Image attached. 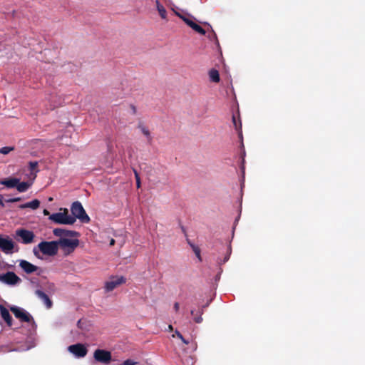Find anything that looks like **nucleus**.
I'll return each mask as SVG.
<instances>
[{
	"mask_svg": "<svg viewBox=\"0 0 365 365\" xmlns=\"http://www.w3.org/2000/svg\"><path fill=\"white\" fill-rule=\"evenodd\" d=\"M173 308H174L175 311L176 312H178L179 311V309H180V304L178 302H175Z\"/></svg>",
	"mask_w": 365,
	"mask_h": 365,
	"instance_id": "nucleus-32",
	"label": "nucleus"
},
{
	"mask_svg": "<svg viewBox=\"0 0 365 365\" xmlns=\"http://www.w3.org/2000/svg\"><path fill=\"white\" fill-rule=\"evenodd\" d=\"M175 14L176 16H178L179 18H180L189 27H190L192 29H193L195 32H197L201 35L205 34V33H206L205 30L194 21V20H195V19L192 16L189 15V14L183 15L178 11H175Z\"/></svg>",
	"mask_w": 365,
	"mask_h": 365,
	"instance_id": "nucleus-5",
	"label": "nucleus"
},
{
	"mask_svg": "<svg viewBox=\"0 0 365 365\" xmlns=\"http://www.w3.org/2000/svg\"><path fill=\"white\" fill-rule=\"evenodd\" d=\"M132 110H133L134 113H135V106H132Z\"/></svg>",
	"mask_w": 365,
	"mask_h": 365,
	"instance_id": "nucleus-40",
	"label": "nucleus"
},
{
	"mask_svg": "<svg viewBox=\"0 0 365 365\" xmlns=\"http://www.w3.org/2000/svg\"><path fill=\"white\" fill-rule=\"evenodd\" d=\"M60 210L63 212L53 213L49 216L48 219L59 225H73L75 223V217L68 215V211L66 208H61Z\"/></svg>",
	"mask_w": 365,
	"mask_h": 365,
	"instance_id": "nucleus-2",
	"label": "nucleus"
},
{
	"mask_svg": "<svg viewBox=\"0 0 365 365\" xmlns=\"http://www.w3.org/2000/svg\"><path fill=\"white\" fill-rule=\"evenodd\" d=\"M36 295L43 302L47 309H51L53 306V302L48 296L40 289L35 291Z\"/></svg>",
	"mask_w": 365,
	"mask_h": 365,
	"instance_id": "nucleus-15",
	"label": "nucleus"
},
{
	"mask_svg": "<svg viewBox=\"0 0 365 365\" xmlns=\"http://www.w3.org/2000/svg\"><path fill=\"white\" fill-rule=\"evenodd\" d=\"M203 307H202L200 310H198L197 313H198V315H195V310H191L190 311V314L194 317V321L195 322L197 323V324H200L202 322V315L203 314Z\"/></svg>",
	"mask_w": 365,
	"mask_h": 365,
	"instance_id": "nucleus-21",
	"label": "nucleus"
},
{
	"mask_svg": "<svg viewBox=\"0 0 365 365\" xmlns=\"http://www.w3.org/2000/svg\"><path fill=\"white\" fill-rule=\"evenodd\" d=\"M209 77L210 81L215 83H218L220 80L218 71L214 68L209 71Z\"/></svg>",
	"mask_w": 365,
	"mask_h": 365,
	"instance_id": "nucleus-20",
	"label": "nucleus"
},
{
	"mask_svg": "<svg viewBox=\"0 0 365 365\" xmlns=\"http://www.w3.org/2000/svg\"><path fill=\"white\" fill-rule=\"evenodd\" d=\"M35 237L34 233L32 231L25 229H18L16 230V239L17 241L23 244H30L34 242Z\"/></svg>",
	"mask_w": 365,
	"mask_h": 365,
	"instance_id": "nucleus-6",
	"label": "nucleus"
},
{
	"mask_svg": "<svg viewBox=\"0 0 365 365\" xmlns=\"http://www.w3.org/2000/svg\"><path fill=\"white\" fill-rule=\"evenodd\" d=\"M0 205L3 207H4V203L3 202V197L1 195H0Z\"/></svg>",
	"mask_w": 365,
	"mask_h": 365,
	"instance_id": "nucleus-33",
	"label": "nucleus"
},
{
	"mask_svg": "<svg viewBox=\"0 0 365 365\" xmlns=\"http://www.w3.org/2000/svg\"><path fill=\"white\" fill-rule=\"evenodd\" d=\"M115 245V240L111 239L110 241V246H113Z\"/></svg>",
	"mask_w": 365,
	"mask_h": 365,
	"instance_id": "nucleus-36",
	"label": "nucleus"
},
{
	"mask_svg": "<svg viewBox=\"0 0 365 365\" xmlns=\"http://www.w3.org/2000/svg\"><path fill=\"white\" fill-rule=\"evenodd\" d=\"M53 233L55 236L59 237L60 238L73 237L79 235L78 232L76 231L68 230L62 228H55L53 230Z\"/></svg>",
	"mask_w": 365,
	"mask_h": 365,
	"instance_id": "nucleus-13",
	"label": "nucleus"
},
{
	"mask_svg": "<svg viewBox=\"0 0 365 365\" xmlns=\"http://www.w3.org/2000/svg\"><path fill=\"white\" fill-rule=\"evenodd\" d=\"M68 350L77 357H84L88 352L86 347L82 344L71 345Z\"/></svg>",
	"mask_w": 365,
	"mask_h": 365,
	"instance_id": "nucleus-12",
	"label": "nucleus"
},
{
	"mask_svg": "<svg viewBox=\"0 0 365 365\" xmlns=\"http://www.w3.org/2000/svg\"><path fill=\"white\" fill-rule=\"evenodd\" d=\"M19 182V179L15 178H11L8 179H5L2 181H1V184L5 185L7 187H16L17 184Z\"/></svg>",
	"mask_w": 365,
	"mask_h": 365,
	"instance_id": "nucleus-18",
	"label": "nucleus"
},
{
	"mask_svg": "<svg viewBox=\"0 0 365 365\" xmlns=\"http://www.w3.org/2000/svg\"><path fill=\"white\" fill-rule=\"evenodd\" d=\"M39 205H40V201L37 199H35L31 202L21 205L19 206V208H21V209L31 208L32 210H36L39 207Z\"/></svg>",
	"mask_w": 365,
	"mask_h": 365,
	"instance_id": "nucleus-17",
	"label": "nucleus"
},
{
	"mask_svg": "<svg viewBox=\"0 0 365 365\" xmlns=\"http://www.w3.org/2000/svg\"><path fill=\"white\" fill-rule=\"evenodd\" d=\"M0 282L6 284L14 286L21 282V279L14 272H7L0 274Z\"/></svg>",
	"mask_w": 365,
	"mask_h": 365,
	"instance_id": "nucleus-8",
	"label": "nucleus"
},
{
	"mask_svg": "<svg viewBox=\"0 0 365 365\" xmlns=\"http://www.w3.org/2000/svg\"><path fill=\"white\" fill-rule=\"evenodd\" d=\"M156 8L159 13V15L163 19H167V11L165 7L160 3L158 0L155 1Z\"/></svg>",
	"mask_w": 365,
	"mask_h": 365,
	"instance_id": "nucleus-19",
	"label": "nucleus"
},
{
	"mask_svg": "<svg viewBox=\"0 0 365 365\" xmlns=\"http://www.w3.org/2000/svg\"><path fill=\"white\" fill-rule=\"evenodd\" d=\"M169 329L173 330V327H172V325H170V326H169Z\"/></svg>",
	"mask_w": 365,
	"mask_h": 365,
	"instance_id": "nucleus-41",
	"label": "nucleus"
},
{
	"mask_svg": "<svg viewBox=\"0 0 365 365\" xmlns=\"http://www.w3.org/2000/svg\"><path fill=\"white\" fill-rule=\"evenodd\" d=\"M138 128L141 130L143 134L148 138V142H150L152 140V138L149 130L142 124L138 125Z\"/></svg>",
	"mask_w": 365,
	"mask_h": 365,
	"instance_id": "nucleus-23",
	"label": "nucleus"
},
{
	"mask_svg": "<svg viewBox=\"0 0 365 365\" xmlns=\"http://www.w3.org/2000/svg\"><path fill=\"white\" fill-rule=\"evenodd\" d=\"M93 357L97 361L104 364H108L112 359L110 351L100 349L94 351Z\"/></svg>",
	"mask_w": 365,
	"mask_h": 365,
	"instance_id": "nucleus-10",
	"label": "nucleus"
},
{
	"mask_svg": "<svg viewBox=\"0 0 365 365\" xmlns=\"http://www.w3.org/2000/svg\"><path fill=\"white\" fill-rule=\"evenodd\" d=\"M14 247V242L8 236L4 237L0 235V249L4 253H11Z\"/></svg>",
	"mask_w": 365,
	"mask_h": 365,
	"instance_id": "nucleus-11",
	"label": "nucleus"
},
{
	"mask_svg": "<svg viewBox=\"0 0 365 365\" xmlns=\"http://www.w3.org/2000/svg\"><path fill=\"white\" fill-rule=\"evenodd\" d=\"M21 200V197H15V198H14V202H19V201H20Z\"/></svg>",
	"mask_w": 365,
	"mask_h": 365,
	"instance_id": "nucleus-38",
	"label": "nucleus"
},
{
	"mask_svg": "<svg viewBox=\"0 0 365 365\" xmlns=\"http://www.w3.org/2000/svg\"><path fill=\"white\" fill-rule=\"evenodd\" d=\"M19 267L23 269L24 272L26 274H32L35 272H37L40 269V268L31 262L22 259L19 262Z\"/></svg>",
	"mask_w": 365,
	"mask_h": 365,
	"instance_id": "nucleus-14",
	"label": "nucleus"
},
{
	"mask_svg": "<svg viewBox=\"0 0 365 365\" xmlns=\"http://www.w3.org/2000/svg\"><path fill=\"white\" fill-rule=\"evenodd\" d=\"M191 247L195 252L197 257L201 261V256H200V250L198 247H197L195 245H191Z\"/></svg>",
	"mask_w": 365,
	"mask_h": 365,
	"instance_id": "nucleus-28",
	"label": "nucleus"
},
{
	"mask_svg": "<svg viewBox=\"0 0 365 365\" xmlns=\"http://www.w3.org/2000/svg\"><path fill=\"white\" fill-rule=\"evenodd\" d=\"M126 279L123 277L112 276L109 281L105 283V289L107 292H111L120 284H125Z\"/></svg>",
	"mask_w": 365,
	"mask_h": 365,
	"instance_id": "nucleus-9",
	"label": "nucleus"
},
{
	"mask_svg": "<svg viewBox=\"0 0 365 365\" xmlns=\"http://www.w3.org/2000/svg\"><path fill=\"white\" fill-rule=\"evenodd\" d=\"M77 326L78 328L80 329H82V327H81V320H78V322H77Z\"/></svg>",
	"mask_w": 365,
	"mask_h": 365,
	"instance_id": "nucleus-35",
	"label": "nucleus"
},
{
	"mask_svg": "<svg viewBox=\"0 0 365 365\" xmlns=\"http://www.w3.org/2000/svg\"><path fill=\"white\" fill-rule=\"evenodd\" d=\"M232 122H233L235 129L240 132L239 134L240 136H242V132H241L242 123H241L240 120H238V121H237L236 119V117L235 115H233L232 116Z\"/></svg>",
	"mask_w": 365,
	"mask_h": 365,
	"instance_id": "nucleus-24",
	"label": "nucleus"
},
{
	"mask_svg": "<svg viewBox=\"0 0 365 365\" xmlns=\"http://www.w3.org/2000/svg\"><path fill=\"white\" fill-rule=\"evenodd\" d=\"M187 243L190 245V246L191 247V245H193L188 239L187 240Z\"/></svg>",
	"mask_w": 365,
	"mask_h": 365,
	"instance_id": "nucleus-39",
	"label": "nucleus"
},
{
	"mask_svg": "<svg viewBox=\"0 0 365 365\" xmlns=\"http://www.w3.org/2000/svg\"><path fill=\"white\" fill-rule=\"evenodd\" d=\"M175 336H178L185 344H189V341L183 337L182 334L179 331L175 330V334H173V337H175Z\"/></svg>",
	"mask_w": 365,
	"mask_h": 365,
	"instance_id": "nucleus-27",
	"label": "nucleus"
},
{
	"mask_svg": "<svg viewBox=\"0 0 365 365\" xmlns=\"http://www.w3.org/2000/svg\"><path fill=\"white\" fill-rule=\"evenodd\" d=\"M43 212L44 215H49V216L51 215L49 211L47 210L46 209L43 210Z\"/></svg>",
	"mask_w": 365,
	"mask_h": 365,
	"instance_id": "nucleus-34",
	"label": "nucleus"
},
{
	"mask_svg": "<svg viewBox=\"0 0 365 365\" xmlns=\"http://www.w3.org/2000/svg\"><path fill=\"white\" fill-rule=\"evenodd\" d=\"M133 171H134L135 178V180H136V185H137V187L139 188L140 187V184H141L140 183V178L139 174L137 172V170H135L134 169Z\"/></svg>",
	"mask_w": 365,
	"mask_h": 365,
	"instance_id": "nucleus-30",
	"label": "nucleus"
},
{
	"mask_svg": "<svg viewBox=\"0 0 365 365\" xmlns=\"http://www.w3.org/2000/svg\"><path fill=\"white\" fill-rule=\"evenodd\" d=\"M38 250L43 255L54 256L58 253V241H42L38 245L37 247H34L33 250L34 255L38 258H40L38 255Z\"/></svg>",
	"mask_w": 365,
	"mask_h": 365,
	"instance_id": "nucleus-1",
	"label": "nucleus"
},
{
	"mask_svg": "<svg viewBox=\"0 0 365 365\" xmlns=\"http://www.w3.org/2000/svg\"><path fill=\"white\" fill-rule=\"evenodd\" d=\"M30 186H31V184L28 182H20L19 181L16 187L19 192H26L29 188Z\"/></svg>",
	"mask_w": 365,
	"mask_h": 365,
	"instance_id": "nucleus-22",
	"label": "nucleus"
},
{
	"mask_svg": "<svg viewBox=\"0 0 365 365\" xmlns=\"http://www.w3.org/2000/svg\"><path fill=\"white\" fill-rule=\"evenodd\" d=\"M10 310L17 319H20L21 322H32L33 323H34V320L32 316L29 312L25 311L24 309L19 307L13 306L10 307Z\"/></svg>",
	"mask_w": 365,
	"mask_h": 365,
	"instance_id": "nucleus-7",
	"label": "nucleus"
},
{
	"mask_svg": "<svg viewBox=\"0 0 365 365\" xmlns=\"http://www.w3.org/2000/svg\"><path fill=\"white\" fill-rule=\"evenodd\" d=\"M137 362L131 360V359H127L125 361H124L120 365H135L136 364Z\"/></svg>",
	"mask_w": 365,
	"mask_h": 365,
	"instance_id": "nucleus-31",
	"label": "nucleus"
},
{
	"mask_svg": "<svg viewBox=\"0 0 365 365\" xmlns=\"http://www.w3.org/2000/svg\"><path fill=\"white\" fill-rule=\"evenodd\" d=\"M0 313L2 319L5 321L9 327H11L13 324V319L9 312V310L2 304L0 305Z\"/></svg>",
	"mask_w": 365,
	"mask_h": 365,
	"instance_id": "nucleus-16",
	"label": "nucleus"
},
{
	"mask_svg": "<svg viewBox=\"0 0 365 365\" xmlns=\"http://www.w3.org/2000/svg\"><path fill=\"white\" fill-rule=\"evenodd\" d=\"M213 36H214V37H215V38H217V37H216V34H215V33H214V34H213Z\"/></svg>",
	"mask_w": 365,
	"mask_h": 365,
	"instance_id": "nucleus-42",
	"label": "nucleus"
},
{
	"mask_svg": "<svg viewBox=\"0 0 365 365\" xmlns=\"http://www.w3.org/2000/svg\"><path fill=\"white\" fill-rule=\"evenodd\" d=\"M14 150V147L13 146H6L0 148V153L3 155H7L11 151H13Z\"/></svg>",
	"mask_w": 365,
	"mask_h": 365,
	"instance_id": "nucleus-26",
	"label": "nucleus"
},
{
	"mask_svg": "<svg viewBox=\"0 0 365 365\" xmlns=\"http://www.w3.org/2000/svg\"><path fill=\"white\" fill-rule=\"evenodd\" d=\"M71 211L72 213V217L79 219L81 222L83 223H88L90 222V217L86 214L83 205L78 201H76L73 202L71 207Z\"/></svg>",
	"mask_w": 365,
	"mask_h": 365,
	"instance_id": "nucleus-3",
	"label": "nucleus"
},
{
	"mask_svg": "<svg viewBox=\"0 0 365 365\" xmlns=\"http://www.w3.org/2000/svg\"><path fill=\"white\" fill-rule=\"evenodd\" d=\"M58 244L64 254L67 255L72 253L79 245V240L78 239L60 238L58 240Z\"/></svg>",
	"mask_w": 365,
	"mask_h": 365,
	"instance_id": "nucleus-4",
	"label": "nucleus"
},
{
	"mask_svg": "<svg viewBox=\"0 0 365 365\" xmlns=\"http://www.w3.org/2000/svg\"><path fill=\"white\" fill-rule=\"evenodd\" d=\"M37 167L38 163L36 161L29 162V169L31 170V171L38 172V170H37Z\"/></svg>",
	"mask_w": 365,
	"mask_h": 365,
	"instance_id": "nucleus-29",
	"label": "nucleus"
},
{
	"mask_svg": "<svg viewBox=\"0 0 365 365\" xmlns=\"http://www.w3.org/2000/svg\"><path fill=\"white\" fill-rule=\"evenodd\" d=\"M225 249L226 250V255L224 257V259H223L222 263H225L228 261L230 256L231 255V252H232V248H231L230 245H225Z\"/></svg>",
	"mask_w": 365,
	"mask_h": 365,
	"instance_id": "nucleus-25",
	"label": "nucleus"
},
{
	"mask_svg": "<svg viewBox=\"0 0 365 365\" xmlns=\"http://www.w3.org/2000/svg\"><path fill=\"white\" fill-rule=\"evenodd\" d=\"M6 202H14V198H10L6 200Z\"/></svg>",
	"mask_w": 365,
	"mask_h": 365,
	"instance_id": "nucleus-37",
	"label": "nucleus"
}]
</instances>
